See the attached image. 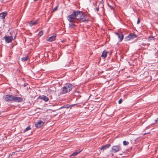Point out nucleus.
Segmentation results:
<instances>
[{"mask_svg":"<svg viewBox=\"0 0 158 158\" xmlns=\"http://www.w3.org/2000/svg\"><path fill=\"white\" fill-rule=\"evenodd\" d=\"M67 19L72 24L71 25L69 24V27L70 28H75L76 25L74 24V23H77V21L75 14H74V11L73 14L68 16Z\"/></svg>","mask_w":158,"mask_h":158,"instance_id":"nucleus-1","label":"nucleus"},{"mask_svg":"<svg viewBox=\"0 0 158 158\" xmlns=\"http://www.w3.org/2000/svg\"><path fill=\"white\" fill-rule=\"evenodd\" d=\"M73 88V85L70 83H67L60 89V94L69 93Z\"/></svg>","mask_w":158,"mask_h":158,"instance_id":"nucleus-2","label":"nucleus"},{"mask_svg":"<svg viewBox=\"0 0 158 158\" xmlns=\"http://www.w3.org/2000/svg\"><path fill=\"white\" fill-rule=\"evenodd\" d=\"M74 14H75L77 22L78 20L83 19L85 17V14L82 11L78 10L75 11H74Z\"/></svg>","mask_w":158,"mask_h":158,"instance_id":"nucleus-3","label":"nucleus"},{"mask_svg":"<svg viewBox=\"0 0 158 158\" xmlns=\"http://www.w3.org/2000/svg\"><path fill=\"white\" fill-rule=\"evenodd\" d=\"M137 37V36L136 35L133 33H130L124 38V41H127L131 39H133Z\"/></svg>","mask_w":158,"mask_h":158,"instance_id":"nucleus-4","label":"nucleus"},{"mask_svg":"<svg viewBox=\"0 0 158 158\" xmlns=\"http://www.w3.org/2000/svg\"><path fill=\"white\" fill-rule=\"evenodd\" d=\"M14 97L13 95H6L4 96V98L6 102H12L14 101Z\"/></svg>","mask_w":158,"mask_h":158,"instance_id":"nucleus-5","label":"nucleus"},{"mask_svg":"<svg viewBox=\"0 0 158 158\" xmlns=\"http://www.w3.org/2000/svg\"><path fill=\"white\" fill-rule=\"evenodd\" d=\"M112 152L114 153L121 150V148L119 145L113 146L111 148Z\"/></svg>","mask_w":158,"mask_h":158,"instance_id":"nucleus-6","label":"nucleus"},{"mask_svg":"<svg viewBox=\"0 0 158 158\" xmlns=\"http://www.w3.org/2000/svg\"><path fill=\"white\" fill-rule=\"evenodd\" d=\"M5 39L6 43H9L11 42L13 40V37L12 36H5L3 37Z\"/></svg>","mask_w":158,"mask_h":158,"instance_id":"nucleus-7","label":"nucleus"},{"mask_svg":"<svg viewBox=\"0 0 158 158\" xmlns=\"http://www.w3.org/2000/svg\"><path fill=\"white\" fill-rule=\"evenodd\" d=\"M115 33L117 35L119 41L121 42L123 38L124 35L121 32H115Z\"/></svg>","mask_w":158,"mask_h":158,"instance_id":"nucleus-8","label":"nucleus"},{"mask_svg":"<svg viewBox=\"0 0 158 158\" xmlns=\"http://www.w3.org/2000/svg\"><path fill=\"white\" fill-rule=\"evenodd\" d=\"M44 123L41 120L38 121V122L35 123V127L37 128H39L43 126Z\"/></svg>","mask_w":158,"mask_h":158,"instance_id":"nucleus-9","label":"nucleus"},{"mask_svg":"<svg viewBox=\"0 0 158 158\" xmlns=\"http://www.w3.org/2000/svg\"><path fill=\"white\" fill-rule=\"evenodd\" d=\"M56 35L55 34H53V35L48 37L47 41L50 42H52V41H54L56 40Z\"/></svg>","mask_w":158,"mask_h":158,"instance_id":"nucleus-10","label":"nucleus"},{"mask_svg":"<svg viewBox=\"0 0 158 158\" xmlns=\"http://www.w3.org/2000/svg\"><path fill=\"white\" fill-rule=\"evenodd\" d=\"M14 101L18 102H23V99L21 97H16L14 96Z\"/></svg>","mask_w":158,"mask_h":158,"instance_id":"nucleus-11","label":"nucleus"},{"mask_svg":"<svg viewBox=\"0 0 158 158\" xmlns=\"http://www.w3.org/2000/svg\"><path fill=\"white\" fill-rule=\"evenodd\" d=\"M38 98L41 100H43L44 101L46 102L48 101L49 100L48 98L44 95L40 96L38 97Z\"/></svg>","mask_w":158,"mask_h":158,"instance_id":"nucleus-12","label":"nucleus"},{"mask_svg":"<svg viewBox=\"0 0 158 158\" xmlns=\"http://www.w3.org/2000/svg\"><path fill=\"white\" fill-rule=\"evenodd\" d=\"M110 143H108L105 145H103L102 146V147L101 148L100 150V151H102V150L104 151L105 150L107 149V148H109L110 146Z\"/></svg>","mask_w":158,"mask_h":158,"instance_id":"nucleus-13","label":"nucleus"},{"mask_svg":"<svg viewBox=\"0 0 158 158\" xmlns=\"http://www.w3.org/2000/svg\"><path fill=\"white\" fill-rule=\"evenodd\" d=\"M38 22V20H36L35 21H31L29 22V25L30 27H32L35 26L36 24Z\"/></svg>","mask_w":158,"mask_h":158,"instance_id":"nucleus-14","label":"nucleus"},{"mask_svg":"<svg viewBox=\"0 0 158 158\" xmlns=\"http://www.w3.org/2000/svg\"><path fill=\"white\" fill-rule=\"evenodd\" d=\"M75 104H72V105H69V104H66V105H63L60 108V109H62L63 108H71Z\"/></svg>","mask_w":158,"mask_h":158,"instance_id":"nucleus-15","label":"nucleus"},{"mask_svg":"<svg viewBox=\"0 0 158 158\" xmlns=\"http://www.w3.org/2000/svg\"><path fill=\"white\" fill-rule=\"evenodd\" d=\"M7 13L6 12H2L0 14V17L2 19H4L5 18V16L6 15Z\"/></svg>","mask_w":158,"mask_h":158,"instance_id":"nucleus-16","label":"nucleus"},{"mask_svg":"<svg viewBox=\"0 0 158 158\" xmlns=\"http://www.w3.org/2000/svg\"><path fill=\"white\" fill-rule=\"evenodd\" d=\"M154 40V37L153 36H150L148 37V40L149 42H152Z\"/></svg>","mask_w":158,"mask_h":158,"instance_id":"nucleus-17","label":"nucleus"},{"mask_svg":"<svg viewBox=\"0 0 158 158\" xmlns=\"http://www.w3.org/2000/svg\"><path fill=\"white\" fill-rule=\"evenodd\" d=\"M108 52L105 50L104 51L102 54L101 56L104 58H105L107 55V53Z\"/></svg>","mask_w":158,"mask_h":158,"instance_id":"nucleus-18","label":"nucleus"},{"mask_svg":"<svg viewBox=\"0 0 158 158\" xmlns=\"http://www.w3.org/2000/svg\"><path fill=\"white\" fill-rule=\"evenodd\" d=\"M82 151V150H77L76 152H73L72 154V156H75L77 155L78 153Z\"/></svg>","mask_w":158,"mask_h":158,"instance_id":"nucleus-19","label":"nucleus"},{"mask_svg":"<svg viewBox=\"0 0 158 158\" xmlns=\"http://www.w3.org/2000/svg\"><path fill=\"white\" fill-rule=\"evenodd\" d=\"M28 59V56H26L24 57H23L21 58V60L23 61H27Z\"/></svg>","mask_w":158,"mask_h":158,"instance_id":"nucleus-20","label":"nucleus"},{"mask_svg":"<svg viewBox=\"0 0 158 158\" xmlns=\"http://www.w3.org/2000/svg\"><path fill=\"white\" fill-rule=\"evenodd\" d=\"M43 32L42 30H41L38 33V35L40 36H41L42 35H43Z\"/></svg>","mask_w":158,"mask_h":158,"instance_id":"nucleus-21","label":"nucleus"},{"mask_svg":"<svg viewBox=\"0 0 158 158\" xmlns=\"http://www.w3.org/2000/svg\"><path fill=\"white\" fill-rule=\"evenodd\" d=\"M31 129V128L30 127V126H28L27 127V128H26L24 130V132H25L26 131L29 130Z\"/></svg>","mask_w":158,"mask_h":158,"instance_id":"nucleus-22","label":"nucleus"},{"mask_svg":"<svg viewBox=\"0 0 158 158\" xmlns=\"http://www.w3.org/2000/svg\"><path fill=\"white\" fill-rule=\"evenodd\" d=\"M123 143L124 145H126L128 144V142L126 140H124L123 142Z\"/></svg>","mask_w":158,"mask_h":158,"instance_id":"nucleus-23","label":"nucleus"},{"mask_svg":"<svg viewBox=\"0 0 158 158\" xmlns=\"http://www.w3.org/2000/svg\"><path fill=\"white\" fill-rule=\"evenodd\" d=\"M58 6L57 5V6H56L53 10L52 11V12H54L55 11H56L58 8Z\"/></svg>","mask_w":158,"mask_h":158,"instance_id":"nucleus-24","label":"nucleus"},{"mask_svg":"<svg viewBox=\"0 0 158 158\" xmlns=\"http://www.w3.org/2000/svg\"><path fill=\"white\" fill-rule=\"evenodd\" d=\"M15 152H12L11 153H10L9 154V157H10V156H11L13 155H14L15 154Z\"/></svg>","mask_w":158,"mask_h":158,"instance_id":"nucleus-25","label":"nucleus"},{"mask_svg":"<svg viewBox=\"0 0 158 158\" xmlns=\"http://www.w3.org/2000/svg\"><path fill=\"white\" fill-rule=\"evenodd\" d=\"M122 101V98H121L118 101V103L119 104H121Z\"/></svg>","mask_w":158,"mask_h":158,"instance_id":"nucleus-26","label":"nucleus"},{"mask_svg":"<svg viewBox=\"0 0 158 158\" xmlns=\"http://www.w3.org/2000/svg\"><path fill=\"white\" fill-rule=\"evenodd\" d=\"M140 19H138V21H137V24H139V23H140Z\"/></svg>","mask_w":158,"mask_h":158,"instance_id":"nucleus-27","label":"nucleus"},{"mask_svg":"<svg viewBox=\"0 0 158 158\" xmlns=\"http://www.w3.org/2000/svg\"><path fill=\"white\" fill-rule=\"evenodd\" d=\"M27 85H28V84H27V83H25V84L23 85H24V87H26V86Z\"/></svg>","mask_w":158,"mask_h":158,"instance_id":"nucleus-28","label":"nucleus"},{"mask_svg":"<svg viewBox=\"0 0 158 158\" xmlns=\"http://www.w3.org/2000/svg\"><path fill=\"white\" fill-rule=\"evenodd\" d=\"M155 122H157V121H158V118H157L156 119V120H155Z\"/></svg>","mask_w":158,"mask_h":158,"instance_id":"nucleus-29","label":"nucleus"},{"mask_svg":"<svg viewBox=\"0 0 158 158\" xmlns=\"http://www.w3.org/2000/svg\"><path fill=\"white\" fill-rule=\"evenodd\" d=\"M96 10H97V11H98V10H99V8H96Z\"/></svg>","mask_w":158,"mask_h":158,"instance_id":"nucleus-30","label":"nucleus"},{"mask_svg":"<svg viewBox=\"0 0 158 158\" xmlns=\"http://www.w3.org/2000/svg\"><path fill=\"white\" fill-rule=\"evenodd\" d=\"M143 45H144H144H145V44H143Z\"/></svg>","mask_w":158,"mask_h":158,"instance_id":"nucleus-31","label":"nucleus"},{"mask_svg":"<svg viewBox=\"0 0 158 158\" xmlns=\"http://www.w3.org/2000/svg\"><path fill=\"white\" fill-rule=\"evenodd\" d=\"M60 55H59L58 59L60 58Z\"/></svg>","mask_w":158,"mask_h":158,"instance_id":"nucleus-32","label":"nucleus"},{"mask_svg":"<svg viewBox=\"0 0 158 158\" xmlns=\"http://www.w3.org/2000/svg\"><path fill=\"white\" fill-rule=\"evenodd\" d=\"M34 1H37L38 0H34Z\"/></svg>","mask_w":158,"mask_h":158,"instance_id":"nucleus-33","label":"nucleus"},{"mask_svg":"<svg viewBox=\"0 0 158 158\" xmlns=\"http://www.w3.org/2000/svg\"><path fill=\"white\" fill-rule=\"evenodd\" d=\"M28 89V88L27 87V89Z\"/></svg>","mask_w":158,"mask_h":158,"instance_id":"nucleus-34","label":"nucleus"},{"mask_svg":"<svg viewBox=\"0 0 158 158\" xmlns=\"http://www.w3.org/2000/svg\"><path fill=\"white\" fill-rule=\"evenodd\" d=\"M111 9H112V7H111Z\"/></svg>","mask_w":158,"mask_h":158,"instance_id":"nucleus-35","label":"nucleus"}]
</instances>
